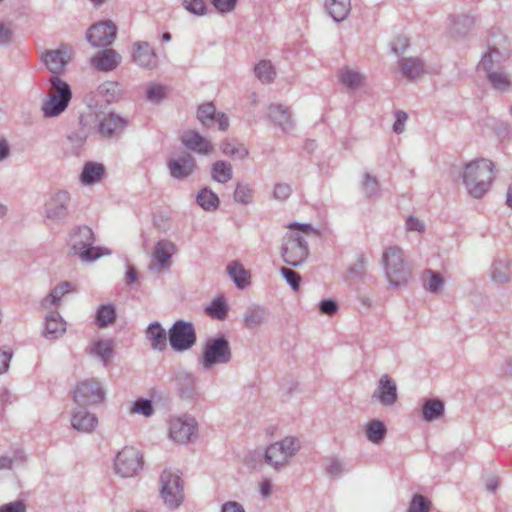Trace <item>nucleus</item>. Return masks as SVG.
<instances>
[{"instance_id": "7c9ffc66", "label": "nucleus", "mask_w": 512, "mask_h": 512, "mask_svg": "<svg viewBox=\"0 0 512 512\" xmlns=\"http://www.w3.org/2000/svg\"><path fill=\"white\" fill-rule=\"evenodd\" d=\"M227 273L239 289H245L250 284V273L238 261H232L227 266Z\"/></svg>"}, {"instance_id": "de8ad7c7", "label": "nucleus", "mask_w": 512, "mask_h": 512, "mask_svg": "<svg viewBox=\"0 0 512 512\" xmlns=\"http://www.w3.org/2000/svg\"><path fill=\"white\" fill-rule=\"evenodd\" d=\"M72 286L69 282H63L60 285L54 287L51 292L44 298L43 306L47 307V304L59 305L61 298L71 290Z\"/></svg>"}, {"instance_id": "c9c22d12", "label": "nucleus", "mask_w": 512, "mask_h": 512, "mask_svg": "<svg viewBox=\"0 0 512 512\" xmlns=\"http://www.w3.org/2000/svg\"><path fill=\"white\" fill-rule=\"evenodd\" d=\"M386 434L387 428L380 420H371L365 427V436L373 444H380L385 439Z\"/></svg>"}, {"instance_id": "58836bf2", "label": "nucleus", "mask_w": 512, "mask_h": 512, "mask_svg": "<svg viewBox=\"0 0 512 512\" xmlns=\"http://www.w3.org/2000/svg\"><path fill=\"white\" fill-rule=\"evenodd\" d=\"M211 173L212 179L219 183H226L233 176L231 164L222 160L213 163Z\"/></svg>"}, {"instance_id": "393cba45", "label": "nucleus", "mask_w": 512, "mask_h": 512, "mask_svg": "<svg viewBox=\"0 0 512 512\" xmlns=\"http://www.w3.org/2000/svg\"><path fill=\"white\" fill-rule=\"evenodd\" d=\"M268 316L269 311L265 307L256 304L250 305L243 316L244 325L247 329H255L265 323Z\"/></svg>"}, {"instance_id": "7ed1b4c3", "label": "nucleus", "mask_w": 512, "mask_h": 512, "mask_svg": "<svg viewBox=\"0 0 512 512\" xmlns=\"http://www.w3.org/2000/svg\"><path fill=\"white\" fill-rule=\"evenodd\" d=\"M95 235L86 225L73 228L69 234L70 253L78 256L82 262H93L104 255H110V250L94 246Z\"/></svg>"}, {"instance_id": "dca6fc26", "label": "nucleus", "mask_w": 512, "mask_h": 512, "mask_svg": "<svg viewBox=\"0 0 512 512\" xmlns=\"http://www.w3.org/2000/svg\"><path fill=\"white\" fill-rule=\"evenodd\" d=\"M132 58L134 63L144 69L153 70L158 65L157 54L146 41L133 43Z\"/></svg>"}, {"instance_id": "79ce46f5", "label": "nucleus", "mask_w": 512, "mask_h": 512, "mask_svg": "<svg viewBox=\"0 0 512 512\" xmlns=\"http://www.w3.org/2000/svg\"><path fill=\"white\" fill-rule=\"evenodd\" d=\"M363 75L350 68H343L340 70V82L349 89H357L362 81Z\"/></svg>"}, {"instance_id": "052dcab7", "label": "nucleus", "mask_w": 512, "mask_h": 512, "mask_svg": "<svg viewBox=\"0 0 512 512\" xmlns=\"http://www.w3.org/2000/svg\"><path fill=\"white\" fill-rule=\"evenodd\" d=\"M494 54L499 55V51L497 48H492L489 52L485 53L483 55L481 61L478 64V68L485 71L487 73V75L489 73L493 72L492 68H493V64H494V61H493Z\"/></svg>"}, {"instance_id": "72a5a7b5", "label": "nucleus", "mask_w": 512, "mask_h": 512, "mask_svg": "<svg viewBox=\"0 0 512 512\" xmlns=\"http://www.w3.org/2000/svg\"><path fill=\"white\" fill-rule=\"evenodd\" d=\"M399 68L402 75L410 80L418 78L424 71V64L418 58H401Z\"/></svg>"}, {"instance_id": "4be33fe9", "label": "nucleus", "mask_w": 512, "mask_h": 512, "mask_svg": "<svg viewBox=\"0 0 512 512\" xmlns=\"http://www.w3.org/2000/svg\"><path fill=\"white\" fill-rule=\"evenodd\" d=\"M121 59L116 50L106 48L92 57L91 64L99 71L109 72L120 64Z\"/></svg>"}, {"instance_id": "e433bc0d", "label": "nucleus", "mask_w": 512, "mask_h": 512, "mask_svg": "<svg viewBox=\"0 0 512 512\" xmlns=\"http://www.w3.org/2000/svg\"><path fill=\"white\" fill-rule=\"evenodd\" d=\"M116 309L112 304L100 305L96 311L95 323L99 328L107 327L116 321Z\"/></svg>"}, {"instance_id": "4d7b16f0", "label": "nucleus", "mask_w": 512, "mask_h": 512, "mask_svg": "<svg viewBox=\"0 0 512 512\" xmlns=\"http://www.w3.org/2000/svg\"><path fill=\"white\" fill-rule=\"evenodd\" d=\"M183 6L192 14L202 16L206 12L204 0H183Z\"/></svg>"}, {"instance_id": "5fc2aeb1", "label": "nucleus", "mask_w": 512, "mask_h": 512, "mask_svg": "<svg viewBox=\"0 0 512 512\" xmlns=\"http://www.w3.org/2000/svg\"><path fill=\"white\" fill-rule=\"evenodd\" d=\"M234 200L241 204H249L252 201V190L247 184H237L234 191Z\"/></svg>"}, {"instance_id": "aec40b11", "label": "nucleus", "mask_w": 512, "mask_h": 512, "mask_svg": "<svg viewBox=\"0 0 512 512\" xmlns=\"http://www.w3.org/2000/svg\"><path fill=\"white\" fill-rule=\"evenodd\" d=\"M168 168L173 178L183 180L194 172L196 161L190 153L183 152L177 158L169 160Z\"/></svg>"}, {"instance_id": "2f4dec72", "label": "nucleus", "mask_w": 512, "mask_h": 512, "mask_svg": "<svg viewBox=\"0 0 512 512\" xmlns=\"http://www.w3.org/2000/svg\"><path fill=\"white\" fill-rule=\"evenodd\" d=\"M326 9L329 15L336 21H344L351 10V0H326Z\"/></svg>"}, {"instance_id": "423d86ee", "label": "nucleus", "mask_w": 512, "mask_h": 512, "mask_svg": "<svg viewBox=\"0 0 512 512\" xmlns=\"http://www.w3.org/2000/svg\"><path fill=\"white\" fill-rule=\"evenodd\" d=\"M308 255V243L299 233L291 232L283 238L281 256L286 264L298 267L304 263Z\"/></svg>"}, {"instance_id": "8fccbe9b", "label": "nucleus", "mask_w": 512, "mask_h": 512, "mask_svg": "<svg viewBox=\"0 0 512 512\" xmlns=\"http://www.w3.org/2000/svg\"><path fill=\"white\" fill-rule=\"evenodd\" d=\"M423 276L428 279V282L425 285L428 291L431 293H438L442 289L444 280L439 273H436L431 269H427L424 271Z\"/></svg>"}, {"instance_id": "412c9836", "label": "nucleus", "mask_w": 512, "mask_h": 512, "mask_svg": "<svg viewBox=\"0 0 512 512\" xmlns=\"http://www.w3.org/2000/svg\"><path fill=\"white\" fill-rule=\"evenodd\" d=\"M173 380L176 383L179 396L183 399L191 400L196 394V377L186 370L179 369L174 371Z\"/></svg>"}, {"instance_id": "39448f33", "label": "nucleus", "mask_w": 512, "mask_h": 512, "mask_svg": "<svg viewBox=\"0 0 512 512\" xmlns=\"http://www.w3.org/2000/svg\"><path fill=\"white\" fill-rule=\"evenodd\" d=\"M232 352L228 339L221 334L209 338L205 342L200 363L205 370L211 369L217 364H227L231 361Z\"/></svg>"}, {"instance_id": "6e6552de", "label": "nucleus", "mask_w": 512, "mask_h": 512, "mask_svg": "<svg viewBox=\"0 0 512 512\" xmlns=\"http://www.w3.org/2000/svg\"><path fill=\"white\" fill-rule=\"evenodd\" d=\"M160 496L170 508L178 507L183 499V481L181 477L171 470H164L160 476Z\"/></svg>"}, {"instance_id": "ea45409f", "label": "nucleus", "mask_w": 512, "mask_h": 512, "mask_svg": "<svg viewBox=\"0 0 512 512\" xmlns=\"http://www.w3.org/2000/svg\"><path fill=\"white\" fill-rule=\"evenodd\" d=\"M205 312L211 318L223 320L228 313V306L223 296L215 298L209 306L205 308Z\"/></svg>"}, {"instance_id": "49530a36", "label": "nucleus", "mask_w": 512, "mask_h": 512, "mask_svg": "<svg viewBox=\"0 0 512 512\" xmlns=\"http://www.w3.org/2000/svg\"><path fill=\"white\" fill-rule=\"evenodd\" d=\"M220 149L225 155L234 159L242 160L248 155V150L242 144L235 145L227 139L222 141Z\"/></svg>"}, {"instance_id": "a878e982", "label": "nucleus", "mask_w": 512, "mask_h": 512, "mask_svg": "<svg viewBox=\"0 0 512 512\" xmlns=\"http://www.w3.org/2000/svg\"><path fill=\"white\" fill-rule=\"evenodd\" d=\"M66 331L65 322L56 311L50 312L45 318L43 335L47 339H57Z\"/></svg>"}, {"instance_id": "c756f323", "label": "nucleus", "mask_w": 512, "mask_h": 512, "mask_svg": "<svg viewBox=\"0 0 512 512\" xmlns=\"http://www.w3.org/2000/svg\"><path fill=\"white\" fill-rule=\"evenodd\" d=\"M445 411L444 402L438 398L424 399L422 404V418L426 422H432L441 418Z\"/></svg>"}, {"instance_id": "37998d69", "label": "nucleus", "mask_w": 512, "mask_h": 512, "mask_svg": "<svg viewBox=\"0 0 512 512\" xmlns=\"http://www.w3.org/2000/svg\"><path fill=\"white\" fill-rule=\"evenodd\" d=\"M112 353L113 346L108 340H98L91 347V354L98 356L105 366L108 364Z\"/></svg>"}, {"instance_id": "69168bd1", "label": "nucleus", "mask_w": 512, "mask_h": 512, "mask_svg": "<svg viewBox=\"0 0 512 512\" xmlns=\"http://www.w3.org/2000/svg\"><path fill=\"white\" fill-rule=\"evenodd\" d=\"M146 96L153 103L160 102L165 96L163 86L158 84L151 85L146 91Z\"/></svg>"}, {"instance_id": "f03ea898", "label": "nucleus", "mask_w": 512, "mask_h": 512, "mask_svg": "<svg viewBox=\"0 0 512 512\" xmlns=\"http://www.w3.org/2000/svg\"><path fill=\"white\" fill-rule=\"evenodd\" d=\"M381 262L390 287L396 289L408 284L412 276V267L400 247L389 246L385 248Z\"/></svg>"}, {"instance_id": "6ab92c4d", "label": "nucleus", "mask_w": 512, "mask_h": 512, "mask_svg": "<svg viewBox=\"0 0 512 512\" xmlns=\"http://www.w3.org/2000/svg\"><path fill=\"white\" fill-rule=\"evenodd\" d=\"M372 398H376L383 406L394 405L398 399L396 382L388 374H383Z\"/></svg>"}, {"instance_id": "ddd939ff", "label": "nucleus", "mask_w": 512, "mask_h": 512, "mask_svg": "<svg viewBox=\"0 0 512 512\" xmlns=\"http://www.w3.org/2000/svg\"><path fill=\"white\" fill-rule=\"evenodd\" d=\"M117 35V27L111 20L100 21L92 25L86 39L93 47H107L112 44Z\"/></svg>"}, {"instance_id": "09e8293b", "label": "nucleus", "mask_w": 512, "mask_h": 512, "mask_svg": "<svg viewBox=\"0 0 512 512\" xmlns=\"http://www.w3.org/2000/svg\"><path fill=\"white\" fill-rule=\"evenodd\" d=\"M490 277L495 283H505L510 279V271L508 266L502 261H495L490 270Z\"/></svg>"}, {"instance_id": "e2e57ef3", "label": "nucleus", "mask_w": 512, "mask_h": 512, "mask_svg": "<svg viewBox=\"0 0 512 512\" xmlns=\"http://www.w3.org/2000/svg\"><path fill=\"white\" fill-rule=\"evenodd\" d=\"M292 193V188L287 183H277L273 190V197L279 201L287 200Z\"/></svg>"}, {"instance_id": "bf43d9fd", "label": "nucleus", "mask_w": 512, "mask_h": 512, "mask_svg": "<svg viewBox=\"0 0 512 512\" xmlns=\"http://www.w3.org/2000/svg\"><path fill=\"white\" fill-rule=\"evenodd\" d=\"M265 461L275 468L282 467L287 463L286 458L282 455V453L280 454V451H274V453H270V446H268L266 449Z\"/></svg>"}, {"instance_id": "864d4df0", "label": "nucleus", "mask_w": 512, "mask_h": 512, "mask_svg": "<svg viewBox=\"0 0 512 512\" xmlns=\"http://www.w3.org/2000/svg\"><path fill=\"white\" fill-rule=\"evenodd\" d=\"M280 273L294 291L299 290L301 284V276L298 272L287 267H281Z\"/></svg>"}, {"instance_id": "a211bd4d", "label": "nucleus", "mask_w": 512, "mask_h": 512, "mask_svg": "<svg viewBox=\"0 0 512 512\" xmlns=\"http://www.w3.org/2000/svg\"><path fill=\"white\" fill-rule=\"evenodd\" d=\"M71 59V50L68 46H61L56 50H47L42 54V60L48 70L54 75L59 74Z\"/></svg>"}, {"instance_id": "cd10ccee", "label": "nucleus", "mask_w": 512, "mask_h": 512, "mask_svg": "<svg viewBox=\"0 0 512 512\" xmlns=\"http://www.w3.org/2000/svg\"><path fill=\"white\" fill-rule=\"evenodd\" d=\"M181 142L187 149L199 154H208L212 150L211 143L198 132L183 135Z\"/></svg>"}, {"instance_id": "6e6d98bb", "label": "nucleus", "mask_w": 512, "mask_h": 512, "mask_svg": "<svg viewBox=\"0 0 512 512\" xmlns=\"http://www.w3.org/2000/svg\"><path fill=\"white\" fill-rule=\"evenodd\" d=\"M132 412L150 417L154 414L153 403L150 399L140 398L135 401Z\"/></svg>"}, {"instance_id": "c03bdc74", "label": "nucleus", "mask_w": 512, "mask_h": 512, "mask_svg": "<svg viewBox=\"0 0 512 512\" xmlns=\"http://www.w3.org/2000/svg\"><path fill=\"white\" fill-rule=\"evenodd\" d=\"M474 19L467 15H459L452 18V33L456 36H464L472 28Z\"/></svg>"}, {"instance_id": "a19ab883", "label": "nucleus", "mask_w": 512, "mask_h": 512, "mask_svg": "<svg viewBox=\"0 0 512 512\" xmlns=\"http://www.w3.org/2000/svg\"><path fill=\"white\" fill-rule=\"evenodd\" d=\"M256 77L263 83H271L276 76L275 69L269 60H261L254 68Z\"/></svg>"}, {"instance_id": "20e7f679", "label": "nucleus", "mask_w": 512, "mask_h": 512, "mask_svg": "<svg viewBox=\"0 0 512 512\" xmlns=\"http://www.w3.org/2000/svg\"><path fill=\"white\" fill-rule=\"evenodd\" d=\"M51 92L48 99L43 102L41 110L44 117L53 118L62 114L68 107L72 91L68 83L59 76L53 75L50 80Z\"/></svg>"}, {"instance_id": "9d476101", "label": "nucleus", "mask_w": 512, "mask_h": 512, "mask_svg": "<svg viewBox=\"0 0 512 512\" xmlns=\"http://www.w3.org/2000/svg\"><path fill=\"white\" fill-rule=\"evenodd\" d=\"M104 398L105 391L100 382L93 379L79 382L73 391V399L77 406L95 405Z\"/></svg>"}, {"instance_id": "c85d7f7f", "label": "nucleus", "mask_w": 512, "mask_h": 512, "mask_svg": "<svg viewBox=\"0 0 512 512\" xmlns=\"http://www.w3.org/2000/svg\"><path fill=\"white\" fill-rule=\"evenodd\" d=\"M105 174V167L98 162H86L80 174V181L84 185H93L99 182Z\"/></svg>"}, {"instance_id": "9b49d317", "label": "nucleus", "mask_w": 512, "mask_h": 512, "mask_svg": "<svg viewBox=\"0 0 512 512\" xmlns=\"http://www.w3.org/2000/svg\"><path fill=\"white\" fill-rule=\"evenodd\" d=\"M95 132L104 138L120 136L128 125V120L114 112L96 114Z\"/></svg>"}, {"instance_id": "b1692460", "label": "nucleus", "mask_w": 512, "mask_h": 512, "mask_svg": "<svg viewBox=\"0 0 512 512\" xmlns=\"http://www.w3.org/2000/svg\"><path fill=\"white\" fill-rule=\"evenodd\" d=\"M146 339L153 350L162 352L167 348L168 332L159 322H152L145 331Z\"/></svg>"}, {"instance_id": "13d9d810", "label": "nucleus", "mask_w": 512, "mask_h": 512, "mask_svg": "<svg viewBox=\"0 0 512 512\" xmlns=\"http://www.w3.org/2000/svg\"><path fill=\"white\" fill-rule=\"evenodd\" d=\"M318 307H319L320 313L327 315V316H333L339 310L338 303L334 299H331V298H326V299L321 300Z\"/></svg>"}, {"instance_id": "4468645a", "label": "nucleus", "mask_w": 512, "mask_h": 512, "mask_svg": "<svg viewBox=\"0 0 512 512\" xmlns=\"http://www.w3.org/2000/svg\"><path fill=\"white\" fill-rule=\"evenodd\" d=\"M197 422L193 417L184 415L169 422L170 438L178 443H187L196 437Z\"/></svg>"}, {"instance_id": "0eeeda50", "label": "nucleus", "mask_w": 512, "mask_h": 512, "mask_svg": "<svg viewBox=\"0 0 512 512\" xmlns=\"http://www.w3.org/2000/svg\"><path fill=\"white\" fill-rule=\"evenodd\" d=\"M168 340L175 352L191 349L197 341L196 330L192 322L177 320L168 330Z\"/></svg>"}, {"instance_id": "4c0bfd02", "label": "nucleus", "mask_w": 512, "mask_h": 512, "mask_svg": "<svg viewBox=\"0 0 512 512\" xmlns=\"http://www.w3.org/2000/svg\"><path fill=\"white\" fill-rule=\"evenodd\" d=\"M196 202L205 211L216 210L220 203L218 196L208 187H205L198 192Z\"/></svg>"}, {"instance_id": "680f3d73", "label": "nucleus", "mask_w": 512, "mask_h": 512, "mask_svg": "<svg viewBox=\"0 0 512 512\" xmlns=\"http://www.w3.org/2000/svg\"><path fill=\"white\" fill-rule=\"evenodd\" d=\"M346 471L341 461L337 458H331L327 464L326 472L330 477L339 478Z\"/></svg>"}, {"instance_id": "f8f14e48", "label": "nucleus", "mask_w": 512, "mask_h": 512, "mask_svg": "<svg viewBox=\"0 0 512 512\" xmlns=\"http://www.w3.org/2000/svg\"><path fill=\"white\" fill-rule=\"evenodd\" d=\"M71 195L66 190L51 194L44 205V215L52 221H62L70 214Z\"/></svg>"}, {"instance_id": "774afa93", "label": "nucleus", "mask_w": 512, "mask_h": 512, "mask_svg": "<svg viewBox=\"0 0 512 512\" xmlns=\"http://www.w3.org/2000/svg\"><path fill=\"white\" fill-rule=\"evenodd\" d=\"M0 512H26V505L22 500H16L0 506Z\"/></svg>"}, {"instance_id": "f3484780", "label": "nucleus", "mask_w": 512, "mask_h": 512, "mask_svg": "<svg viewBox=\"0 0 512 512\" xmlns=\"http://www.w3.org/2000/svg\"><path fill=\"white\" fill-rule=\"evenodd\" d=\"M269 120L284 133L294 129V120L289 107L282 104H270L267 109Z\"/></svg>"}, {"instance_id": "603ef678", "label": "nucleus", "mask_w": 512, "mask_h": 512, "mask_svg": "<svg viewBox=\"0 0 512 512\" xmlns=\"http://www.w3.org/2000/svg\"><path fill=\"white\" fill-rule=\"evenodd\" d=\"M431 507V501L421 495L415 494L409 504L408 512H429Z\"/></svg>"}, {"instance_id": "338daca9", "label": "nucleus", "mask_w": 512, "mask_h": 512, "mask_svg": "<svg viewBox=\"0 0 512 512\" xmlns=\"http://www.w3.org/2000/svg\"><path fill=\"white\" fill-rule=\"evenodd\" d=\"M237 0H212L215 9L220 13L231 12L236 6Z\"/></svg>"}, {"instance_id": "473e14b6", "label": "nucleus", "mask_w": 512, "mask_h": 512, "mask_svg": "<svg viewBox=\"0 0 512 512\" xmlns=\"http://www.w3.org/2000/svg\"><path fill=\"white\" fill-rule=\"evenodd\" d=\"M122 86L116 81H105L97 88V93L107 104L117 102L122 96Z\"/></svg>"}, {"instance_id": "5701e85b", "label": "nucleus", "mask_w": 512, "mask_h": 512, "mask_svg": "<svg viewBox=\"0 0 512 512\" xmlns=\"http://www.w3.org/2000/svg\"><path fill=\"white\" fill-rule=\"evenodd\" d=\"M97 418L86 410V406H77L72 412L71 425L79 432H91L97 425Z\"/></svg>"}, {"instance_id": "3c124183", "label": "nucleus", "mask_w": 512, "mask_h": 512, "mask_svg": "<svg viewBox=\"0 0 512 512\" xmlns=\"http://www.w3.org/2000/svg\"><path fill=\"white\" fill-rule=\"evenodd\" d=\"M361 187L366 198H372L378 195L379 183L376 177L370 175L369 173L364 174Z\"/></svg>"}, {"instance_id": "bb28decb", "label": "nucleus", "mask_w": 512, "mask_h": 512, "mask_svg": "<svg viewBox=\"0 0 512 512\" xmlns=\"http://www.w3.org/2000/svg\"><path fill=\"white\" fill-rule=\"evenodd\" d=\"M176 250V245L169 240H160L156 243L153 257L160 268L166 269L171 265V258Z\"/></svg>"}, {"instance_id": "f257e3e1", "label": "nucleus", "mask_w": 512, "mask_h": 512, "mask_svg": "<svg viewBox=\"0 0 512 512\" xmlns=\"http://www.w3.org/2000/svg\"><path fill=\"white\" fill-rule=\"evenodd\" d=\"M494 163L488 159H477L465 165L462 180L468 194L480 199L489 190L494 179Z\"/></svg>"}, {"instance_id": "a18cd8bd", "label": "nucleus", "mask_w": 512, "mask_h": 512, "mask_svg": "<svg viewBox=\"0 0 512 512\" xmlns=\"http://www.w3.org/2000/svg\"><path fill=\"white\" fill-rule=\"evenodd\" d=\"M487 79L495 90L501 92L508 91L512 85L509 75L504 72L489 73Z\"/></svg>"}, {"instance_id": "0e129e2a", "label": "nucleus", "mask_w": 512, "mask_h": 512, "mask_svg": "<svg viewBox=\"0 0 512 512\" xmlns=\"http://www.w3.org/2000/svg\"><path fill=\"white\" fill-rule=\"evenodd\" d=\"M366 271V258L363 254L359 255L357 262L348 270L349 275L352 277L360 278Z\"/></svg>"}, {"instance_id": "1a4fd4ad", "label": "nucleus", "mask_w": 512, "mask_h": 512, "mask_svg": "<svg viewBox=\"0 0 512 512\" xmlns=\"http://www.w3.org/2000/svg\"><path fill=\"white\" fill-rule=\"evenodd\" d=\"M143 465V457L140 451L134 447H124L116 455L114 468L121 477H132L136 475Z\"/></svg>"}, {"instance_id": "2eb2a0df", "label": "nucleus", "mask_w": 512, "mask_h": 512, "mask_svg": "<svg viewBox=\"0 0 512 512\" xmlns=\"http://www.w3.org/2000/svg\"><path fill=\"white\" fill-rule=\"evenodd\" d=\"M197 119L206 127H211L217 123L221 131H226L229 127V118L227 115L223 112H217L212 102L198 106Z\"/></svg>"}, {"instance_id": "f704fd0d", "label": "nucleus", "mask_w": 512, "mask_h": 512, "mask_svg": "<svg viewBox=\"0 0 512 512\" xmlns=\"http://www.w3.org/2000/svg\"><path fill=\"white\" fill-rule=\"evenodd\" d=\"M299 449L300 442L295 437H286L283 440L270 445V453H274V451H280V454L282 453L287 461L289 458L294 456Z\"/></svg>"}]
</instances>
